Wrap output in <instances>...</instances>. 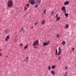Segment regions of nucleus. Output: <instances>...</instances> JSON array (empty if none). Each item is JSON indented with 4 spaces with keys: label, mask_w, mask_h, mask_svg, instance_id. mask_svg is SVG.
Instances as JSON below:
<instances>
[{
    "label": "nucleus",
    "mask_w": 76,
    "mask_h": 76,
    "mask_svg": "<svg viewBox=\"0 0 76 76\" xmlns=\"http://www.w3.org/2000/svg\"><path fill=\"white\" fill-rule=\"evenodd\" d=\"M8 3L7 6L8 7H11L13 6V1L12 0H10L8 1Z\"/></svg>",
    "instance_id": "nucleus-1"
},
{
    "label": "nucleus",
    "mask_w": 76,
    "mask_h": 76,
    "mask_svg": "<svg viewBox=\"0 0 76 76\" xmlns=\"http://www.w3.org/2000/svg\"><path fill=\"white\" fill-rule=\"evenodd\" d=\"M38 40H37L35 41V42L33 44V46H35V45H37L38 44Z\"/></svg>",
    "instance_id": "nucleus-2"
},
{
    "label": "nucleus",
    "mask_w": 76,
    "mask_h": 76,
    "mask_svg": "<svg viewBox=\"0 0 76 76\" xmlns=\"http://www.w3.org/2000/svg\"><path fill=\"white\" fill-rule=\"evenodd\" d=\"M28 1L30 4H34L35 3V2L34 0L31 1Z\"/></svg>",
    "instance_id": "nucleus-3"
},
{
    "label": "nucleus",
    "mask_w": 76,
    "mask_h": 76,
    "mask_svg": "<svg viewBox=\"0 0 76 76\" xmlns=\"http://www.w3.org/2000/svg\"><path fill=\"white\" fill-rule=\"evenodd\" d=\"M49 42H50V41H48V42H44L43 43V45L45 46L46 45H48L49 44Z\"/></svg>",
    "instance_id": "nucleus-4"
},
{
    "label": "nucleus",
    "mask_w": 76,
    "mask_h": 76,
    "mask_svg": "<svg viewBox=\"0 0 76 76\" xmlns=\"http://www.w3.org/2000/svg\"><path fill=\"white\" fill-rule=\"evenodd\" d=\"M58 54H57V56H60V54H61V49H60V48H59L58 49Z\"/></svg>",
    "instance_id": "nucleus-5"
},
{
    "label": "nucleus",
    "mask_w": 76,
    "mask_h": 76,
    "mask_svg": "<svg viewBox=\"0 0 76 76\" xmlns=\"http://www.w3.org/2000/svg\"><path fill=\"white\" fill-rule=\"evenodd\" d=\"M9 35H8L6 37V38L5 39V40L6 41H7L9 39Z\"/></svg>",
    "instance_id": "nucleus-6"
},
{
    "label": "nucleus",
    "mask_w": 76,
    "mask_h": 76,
    "mask_svg": "<svg viewBox=\"0 0 76 76\" xmlns=\"http://www.w3.org/2000/svg\"><path fill=\"white\" fill-rule=\"evenodd\" d=\"M64 13L65 16L66 17H67L68 16H69V14H68V13H66L65 11H64Z\"/></svg>",
    "instance_id": "nucleus-7"
},
{
    "label": "nucleus",
    "mask_w": 76,
    "mask_h": 76,
    "mask_svg": "<svg viewBox=\"0 0 76 76\" xmlns=\"http://www.w3.org/2000/svg\"><path fill=\"white\" fill-rule=\"evenodd\" d=\"M62 11H63V10H64V11H66V7H63L61 9Z\"/></svg>",
    "instance_id": "nucleus-8"
},
{
    "label": "nucleus",
    "mask_w": 76,
    "mask_h": 76,
    "mask_svg": "<svg viewBox=\"0 0 76 76\" xmlns=\"http://www.w3.org/2000/svg\"><path fill=\"white\" fill-rule=\"evenodd\" d=\"M56 67V66L55 65H52L51 66V68L52 69H54Z\"/></svg>",
    "instance_id": "nucleus-9"
},
{
    "label": "nucleus",
    "mask_w": 76,
    "mask_h": 76,
    "mask_svg": "<svg viewBox=\"0 0 76 76\" xmlns=\"http://www.w3.org/2000/svg\"><path fill=\"white\" fill-rule=\"evenodd\" d=\"M69 4V2L68 1H66L64 3V4H65V5H67Z\"/></svg>",
    "instance_id": "nucleus-10"
},
{
    "label": "nucleus",
    "mask_w": 76,
    "mask_h": 76,
    "mask_svg": "<svg viewBox=\"0 0 76 76\" xmlns=\"http://www.w3.org/2000/svg\"><path fill=\"white\" fill-rule=\"evenodd\" d=\"M45 21L44 20H43L42 21V25H44V24H45Z\"/></svg>",
    "instance_id": "nucleus-11"
},
{
    "label": "nucleus",
    "mask_w": 76,
    "mask_h": 76,
    "mask_svg": "<svg viewBox=\"0 0 76 76\" xmlns=\"http://www.w3.org/2000/svg\"><path fill=\"white\" fill-rule=\"evenodd\" d=\"M59 20H60V17H59L56 18V21H58Z\"/></svg>",
    "instance_id": "nucleus-12"
},
{
    "label": "nucleus",
    "mask_w": 76,
    "mask_h": 76,
    "mask_svg": "<svg viewBox=\"0 0 76 76\" xmlns=\"http://www.w3.org/2000/svg\"><path fill=\"white\" fill-rule=\"evenodd\" d=\"M37 2H38V4H39V3H41V0H37L36 1Z\"/></svg>",
    "instance_id": "nucleus-13"
},
{
    "label": "nucleus",
    "mask_w": 76,
    "mask_h": 76,
    "mask_svg": "<svg viewBox=\"0 0 76 76\" xmlns=\"http://www.w3.org/2000/svg\"><path fill=\"white\" fill-rule=\"evenodd\" d=\"M69 24H67L65 25V27L66 28H68V27H69Z\"/></svg>",
    "instance_id": "nucleus-14"
},
{
    "label": "nucleus",
    "mask_w": 76,
    "mask_h": 76,
    "mask_svg": "<svg viewBox=\"0 0 76 76\" xmlns=\"http://www.w3.org/2000/svg\"><path fill=\"white\" fill-rule=\"evenodd\" d=\"M51 73L52 75H54L55 74V72H54L53 71H51Z\"/></svg>",
    "instance_id": "nucleus-15"
},
{
    "label": "nucleus",
    "mask_w": 76,
    "mask_h": 76,
    "mask_svg": "<svg viewBox=\"0 0 76 76\" xmlns=\"http://www.w3.org/2000/svg\"><path fill=\"white\" fill-rule=\"evenodd\" d=\"M21 31L23 32H24L25 31V30H24V29L23 28H21Z\"/></svg>",
    "instance_id": "nucleus-16"
},
{
    "label": "nucleus",
    "mask_w": 76,
    "mask_h": 76,
    "mask_svg": "<svg viewBox=\"0 0 76 76\" xmlns=\"http://www.w3.org/2000/svg\"><path fill=\"white\" fill-rule=\"evenodd\" d=\"M56 55H57L58 54V51H57V49H56Z\"/></svg>",
    "instance_id": "nucleus-17"
},
{
    "label": "nucleus",
    "mask_w": 76,
    "mask_h": 76,
    "mask_svg": "<svg viewBox=\"0 0 76 76\" xmlns=\"http://www.w3.org/2000/svg\"><path fill=\"white\" fill-rule=\"evenodd\" d=\"M28 45H26V46L24 47V48L25 49H26L28 48Z\"/></svg>",
    "instance_id": "nucleus-18"
},
{
    "label": "nucleus",
    "mask_w": 76,
    "mask_h": 76,
    "mask_svg": "<svg viewBox=\"0 0 76 76\" xmlns=\"http://www.w3.org/2000/svg\"><path fill=\"white\" fill-rule=\"evenodd\" d=\"M62 44H63V45H65V44H66V42H65V41H64L62 42Z\"/></svg>",
    "instance_id": "nucleus-19"
},
{
    "label": "nucleus",
    "mask_w": 76,
    "mask_h": 76,
    "mask_svg": "<svg viewBox=\"0 0 76 76\" xmlns=\"http://www.w3.org/2000/svg\"><path fill=\"white\" fill-rule=\"evenodd\" d=\"M48 69L49 70H51V66H48Z\"/></svg>",
    "instance_id": "nucleus-20"
},
{
    "label": "nucleus",
    "mask_w": 76,
    "mask_h": 76,
    "mask_svg": "<svg viewBox=\"0 0 76 76\" xmlns=\"http://www.w3.org/2000/svg\"><path fill=\"white\" fill-rule=\"evenodd\" d=\"M46 13V10H45L44 11V13L45 14Z\"/></svg>",
    "instance_id": "nucleus-21"
},
{
    "label": "nucleus",
    "mask_w": 76,
    "mask_h": 76,
    "mask_svg": "<svg viewBox=\"0 0 76 76\" xmlns=\"http://www.w3.org/2000/svg\"><path fill=\"white\" fill-rule=\"evenodd\" d=\"M38 5H37V4L35 6V7H38Z\"/></svg>",
    "instance_id": "nucleus-22"
},
{
    "label": "nucleus",
    "mask_w": 76,
    "mask_h": 76,
    "mask_svg": "<svg viewBox=\"0 0 76 76\" xmlns=\"http://www.w3.org/2000/svg\"><path fill=\"white\" fill-rule=\"evenodd\" d=\"M26 6H28H28H29V4H26Z\"/></svg>",
    "instance_id": "nucleus-23"
},
{
    "label": "nucleus",
    "mask_w": 76,
    "mask_h": 76,
    "mask_svg": "<svg viewBox=\"0 0 76 76\" xmlns=\"http://www.w3.org/2000/svg\"><path fill=\"white\" fill-rule=\"evenodd\" d=\"M58 60H60V59H61V58H60V57H58Z\"/></svg>",
    "instance_id": "nucleus-24"
},
{
    "label": "nucleus",
    "mask_w": 76,
    "mask_h": 76,
    "mask_svg": "<svg viewBox=\"0 0 76 76\" xmlns=\"http://www.w3.org/2000/svg\"><path fill=\"white\" fill-rule=\"evenodd\" d=\"M35 25H38V23H34Z\"/></svg>",
    "instance_id": "nucleus-25"
},
{
    "label": "nucleus",
    "mask_w": 76,
    "mask_h": 76,
    "mask_svg": "<svg viewBox=\"0 0 76 76\" xmlns=\"http://www.w3.org/2000/svg\"><path fill=\"white\" fill-rule=\"evenodd\" d=\"M72 50H73V51H74V50H75V48H73L72 49Z\"/></svg>",
    "instance_id": "nucleus-26"
},
{
    "label": "nucleus",
    "mask_w": 76,
    "mask_h": 76,
    "mask_svg": "<svg viewBox=\"0 0 76 76\" xmlns=\"http://www.w3.org/2000/svg\"><path fill=\"white\" fill-rule=\"evenodd\" d=\"M58 15H56V18H57V17H58Z\"/></svg>",
    "instance_id": "nucleus-27"
},
{
    "label": "nucleus",
    "mask_w": 76,
    "mask_h": 76,
    "mask_svg": "<svg viewBox=\"0 0 76 76\" xmlns=\"http://www.w3.org/2000/svg\"><path fill=\"white\" fill-rule=\"evenodd\" d=\"M0 56H2V54L0 53Z\"/></svg>",
    "instance_id": "nucleus-28"
},
{
    "label": "nucleus",
    "mask_w": 76,
    "mask_h": 76,
    "mask_svg": "<svg viewBox=\"0 0 76 76\" xmlns=\"http://www.w3.org/2000/svg\"><path fill=\"white\" fill-rule=\"evenodd\" d=\"M24 10H26V8L25 7H24Z\"/></svg>",
    "instance_id": "nucleus-29"
},
{
    "label": "nucleus",
    "mask_w": 76,
    "mask_h": 76,
    "mask_svg": "<svg viewBox=\"0 0 76 76\" xmlns=\"http://www.w3.org/2000/svg\"><path fill=\"white\" fill-rule=\"evenodd\" d=\"M57 37H58V36H59V34H57Z\"/></svg>",
    "instance_id": "nucleus-30"
},
{
    "label": "nucleus",
    "mask_w": 76,
    "mask_h": 76,
    "mask_svg": "<svg viewBox=\"0 0 76 76\" xmlns=\"http://www.w3.org/2000/svg\"><path fill=\"white\" fill-rule=\"evenodd\" d=\"M53 12H52L51 13V15H52V14H53Z\"/></svg>",
    "instance_id": "nucleus-31"
},
{
    "label": "nucleus",
    "mask_w": 76,
    "mask_h": 76,
    "mask_svg": "<svg viewBox=\"0 0 76 76\" xmlns=\"http://www.w3.org/2000/svg\"><path fill=\"white\" fill-rule=\"evenodd\" d=\"M28 58H29V57H28L26 58V59L27 60H28Z\"/></svg>",
    "instance_id": "nucleus-32"
},
{
    "label": "nucleus",
    "mask_w": 76,
    "mask_h": 76,
    "mask_svg": "<svg viewBox=\"0 0 76 76\" xmlns=\"http://www.w3.org/2000/svg\"><path fill=\"white\" fill-rule=\"evenodd\" d=\"M31 29H32V28H33V27L32 26L31 27Z\"/></svg>",
    "instance_id": "nucleus-33"
},
{
    "label": "nucleus",
    "mask_w": 76,
    "mask_h": 76,
    "mask_svg": "<svg viewBox=\"0 0 76 76\" xmlns=\"http://www.w3.org/2000/svg\"><path fill=\"white\" fill-rule=\"evenodd\" d=\"M34 48H37V47H34Z\"/></svg>",
    "instance_id": "nucleus-34"
},
{
    "label": "nucleus",
    "mask_w": 76,
    "mask_h": 76,
    "mask_svg": "<svg viewBox=\"0 0 76 76\" xmlns=\"http://www.w3.org/2000/svg\"><path fill=\"white\" fill-rule=\"evenodd\" d=\"M65 69H67V67H65Z\"/></svg>",
    "instance_id": "nucleus-35"
},
{
    "label": "nucleus",
    "mask_w": 76,
    "mask_h": 76,
    "mask_svg": "<svg viewBox=\"0 0 76 76\" xmlns=\"http://www.w3.org/2000/svg\"><path fill=\"white\" fill-rule=\"evenodd\" d=\"M1 51V50L0 49V52Z\"/></svg>",
    "instance_id": "nucleus-36"
},
{
    "label": "nucleus",
    "mask_w": 76,
    "mask_h": 76,
    "mask_svg": "<svg viewBox=\"0 0 76 76\" xmlns=\"http://www.w3.org/2000/svg\"><path fill=\"white\" fill-rule=\"evenodd\" d=\"M6 57H7V56H6Z\"/></svg>",
    "instance_id": "nucleus-37"
},
{
    "label": "nucleus",
    "mask_w": 76,
    "mask_h": 76,
    "mask_svg": "<svg viewBox=\"0 0 76 76\" xmlns=\"http://www.w3.org/2000/svg\"><path fill=\"white\" fill-rule=\"evenodd\" d=\"M30 0L32 1V0H29V1H30Z\"/></svg>",
    "instance_id": "nucleus-38"
},
{
    "label": "nucleus",
    "mask_w": 76,
    "mask_h": 76,
    "mask_svg": "<svg viewBox=\"0 0 76 76\" xmlns=\"http://www.w3.org/2000/svg\"><path fill=\"white\" fill-rule=\"evenodd\" d=\"M16 37H17V35H16Z\"/></svg>",
    "instance_id": "nucleus-39"
},
{
    "label": "nucleus",
    "mask_w": 76,
    "mask_h": 76,
    "mask_svg": "<svg viewBox=\"0 0 76 76\" xmlns=\"http://www.w3.org/2000/svg\"><path fill=\"white\" fill-rule=\"evenodd\" d=\"M1 34V33H0V34Z\"/></svg>",
    "instance_id": "nucleus-40"
},
{
    "label": "nucleus",
    "mask_w": 76,
    "mask_h": 76,
    "mask_svg": "<svg viewBox=\"0 0 76 76\" xmlns=\"http://www.w3.org/2000/svg\"><path fill=\"white\" fill-rule=\"evenodd\" d=\"M5 32H6V31Z\"/></svg>",
    "instance_id": "nucleus-41"
}]
</instances>
